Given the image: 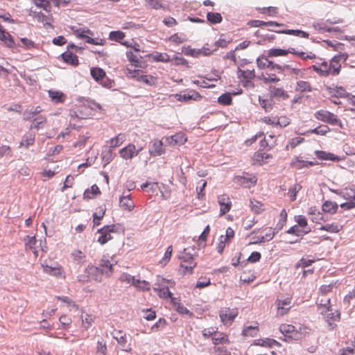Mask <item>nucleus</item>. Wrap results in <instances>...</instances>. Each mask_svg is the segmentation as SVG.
<instances>
[{
    "label": "nucleus",
    "mask_w": 355,
    "mask_h": 355,
    "mask_svg": "<svg viewBox=\"0 0 355 355\" xmlns=\"http://www.w3.org/2000/svg\"><path fill=\"white\" fill-rule=\"evenodd\" d=\"M342 59V55H335L329 60V62L322 61L321 62H316L311 67V68L320 76H336L340 72V61Z\"/></svg>",
    "instance_id": "1"
},
{
    "label": "nucleus",
    "mask_w": 355,
    "mask_h": 355,
    "mask_svg": "<svg viewBox=\"0 0 355 355\" xmlns=\"http://www.w3.org/2000/svg\"><path fill=\"white\" fill-rule=\"evenodd\" d=\"M93 103L87 100L78 101L69 110V114L71 119H87L94 115Z\"/></svg>",
    "instance_id": "2"
},
{
    "label": "nucleus",
    "mask_w": 355,
    "mask_h": 355,
    "mask_svg": "<svg viewBox=\"0 0 355 355\" xmlns=\"http://www.w3.org/2000/svg\"><path fill=\"white\" fill-rule=\"evenodd\" d=\"M42 110L37 106L34 109L26 110L24 112V120L31 121V129L40 130L44 128L46 124V117L42 114Z\"/></svg>",
    "instance_id": "3"
},
{
    "label": "nucleus",
    "mask_w": 355,
    "mask_h": 355,
    "mask_svg": "<svg viewBox=\"0 0 355 355\" xmlns=\"http://www.w3.org/2000/svg\"><path fill=\"white\" fill-rule=\"evenodd\" d=\"M180 272L182 275H186L193 273V269L196 267L193 256L189 252V249H184L180 257Z\"/></svg>",
    "instance_id": "4"
},
{
    "label": "nucleus",
    "mask_w": 355,
    "mask_h": 355,
    "mask_svg": "<svg viewBox=\"0 0 355 355\" xmlns=\"http://www.w3.org/2000/svg\"><path fill=\"white\" fill-rule=\"evenodd\" d=\"M125 73L128 78L135 79L149 86H155L157 84V77L152 75L143 74L142 71L139 69L127 68Z\"/></svg>",
    "instance_id": "5"
},
{
    "label": "nucleus",
    "mask_w": 355,
    "mask_h": 355,
    "mask_svg": "<svg viewBox=\"0 0 355 355\" xmlns=\"http://www.w3.org/2000/svg\"><path fill=\"white\" fill-rule=\"evenodd\" d=\"M87 272L89 274H101L110 276L113 271V264L106 258L103 257L100 261L99 267L94 266H89L86 268Z\"/></svg>",
    "instance_id": "6"
},
{
    "label": "nucleus",
    "mask_w": 355,
    "mask_h": 355,
    "mask_svg": "<svg viewBox=\"0 0 355 355\" xmlns=\"http://www.w3.org/2000/svg\"><path fill=\"white\" fill-rule=\"evenodd\" d=\"M314 116L316 119L332 125H337L340 128H343L342 121L338 118L337 115L330 112L328 110H320L315 112Z\"/></svg>",
    "instance_id": "7"
},
{
    "label": "nucleus",
    "mask_w": 355,
    "mask_h": 355,
    "mask_svg": "<svg viewBox=\"0 0 355 355\" xmlns=\"http://www.w3.org/2000/svg\"><path fill=\"white\" fill-rule=\"evenodd\" d=\"M218 314L222 324L230 327L238 316L239 310L237 308L223 307L220 309Z\"/></svg>",
    "instance_id": "8"
},
{
    "label": "nucleus",
    "mask_w": 355,
    "mask_h": 355,
    "mask_svg": "<svg viewBox=\"0 0 355 355\" xmlns=\"http://www.w3.org/2000/svg\"><path fill=\"white\" fill-rule=\"evenodd\" d=\"M275 305L277 306V315L279 316H283L287 314L292 307V298H279L276 300Z\"/></svg>",
    "instance_id": "9"
},
{
    "label": "nucleus",
    "mask_w": 355,
    "mask_h": 355,
    "mask_svg": "<svg viewBox=\"0 0 355 355\" xmlns=\"http://www.w3.org/2000/svg\"><path fill=\"white\" fill-rule=\"evenodd\" d=\"M237 78L243 83V85L253 80L255 77L254 69L252 68H238L236 71Z\"/></svg>",
    "instance_id": "10"
},
{
    "label": "nucleus",
    "mask_w": 355,
    "mask_h": 355,
    "mask_svg": "<svg viewBox=\"0 0 355 355\" xmlns=\"http://www.w3.org/2000/svg\"><path fill=\"white\" fill-rule=\"evenodd\" d=\"M114 225H105L101 229L98 230V233L100 234V236L98 239V242L101 245L105 244L107 242L112 239L111 236L112 232H115Z\"/></svg>",
    "instance_id": "11"
},
{
    "label": "nucleus",
    "mask_w": 355,
    "mask_h": 355,
    "mask_svg": "<svg viewBox=\"0 0 355 355\" xmlns=\"http://www.w3.org/2000/svg\"><path fill=\"white\" fill-rule=\"evenodd\" d=\"M142 148L136 149L133 144H129L125 147L121 148L119 151L120 156L124 159H131L137 156L142 150Z\"/></svg>",
    "instance_id": "12"
},
{
    "label": "nucleus",
    "mask_w": 355,
    "mask_h": 355,
    "mask_svg": "<svg viewBox=\"0 0 355 355\" xmlns=\"http://www.w3.org/2000/svg\"><path fill=\"white\" fill-rule=\"evenodd\" d=\"M218 202L220 206V216L225 215L230 211L232 203L228 195L223 194L218 196Z\"/></svg>",
    "instance_id": "13"
},
{
    "label": "nucleus",
    "mask_w": 355,
    "mask_h": 355,
    "mask_svg": "<svg viewBox=\"0 0 355 355\" xmlns=\"http://www.w3.org/2000/svg\"><path fill=\"white\" fill-rule=\"evenodd\" d=\"M42 268L44 272L46 274L62 279H64L66 278L64 270L62 266L59 264H57L54 267L48 265H42Z\"/></svg>",
    "instance_id": "14"
},
{
    "label": "nucleus",
    "mask_w": 355,
    "mask_h": 355,
    "mask_svg": "<svg viewBox=\"0 0 355 355\" xmlns=\"http://www.w3.org/2000/svg\"><path fill=\"white\" fill-rule=\"evenodd\" d=\"M279 331L286 336L295 340L300 339V333L295 326L289 324H282L279 326Z\"/></svg>",
    "instance_id": "15"
},
{
    "label": "nucleus",
    "mask_w": 355,
    "mask_h": 355,
    "mask_svg": "<svg viewBox=\"0 0 355 355\" xmlns=\"http://www.w3.org/2000/svg\"><path fill=\"white\" fill-rule=\"evenodd\" d=\"M234 182L245 188H250L257 184V178L252 175L250 176H236L234 178Z\"/></svg>",
    "instance_id": "16"
},
{
    "label": "nucleus",
    "mask_w": 355,
    "mask_h": 355,
    "mask_svg": "<svg viewBox=\"0 0 355 355\" xmlns=\"http://www.w3.org/2000/svg\"><path fill=\"white\" fill-rule=\"evenodd\" d=\"M166 141L169 146H181L186 143L187 138L183 132H178L174 135L166 137Z\"/></svg>",
    "instance_id": "17"
},
{
    "label": "nucleus",
    "mask_w": 355,
    "mask_h": 355,
    "mask_svg": "<svg viewBox=\"0 0 355 355\" xmlns=\"http://www.w3.org/2000/svg\"><path fill=\"white\" fill-rule=\"evenodd\" d=\"M75 47H76V46L73 44L68 45V46H67L68 51L64 52L61 55L62 58L65 63L71 64L74 67L78 65L79 62H78V56L76 55H75L74 53L70 52L69 51V49L70 48H75Z\"/></svg>",
    "instance_id": "18"
},
{
    "label": "nucleus",
    "mask_w": 355,
    "mask_h": 355,
    "mask_svg": "<svg viewBox=\"0 0 355 355\" xmlns=\"http://www.w3.org/2000/svg\"><path fill=\"white\" fill-rule=\"evenodd\" d=\"M214 346L229 345L231 343L229 335L224 332H216L212 338Z\"/></svg>",
    "instance_id": "19"
},
{
    "label": "nucleus",
    "mask_w": 355,
    "mask_h": 355,
    "mask_svg": "<svg viewBox=\"0 0 355 355\" xmlns=\"http://www.w3.org/2000/svg\"><path fill=\"white\" fill-rule=\"evenodd\" d=\"M0 40L3 42L5 46L10 49L15 46L13 37L8 32L6 31L1 25L0 26Z\"/></svg>",
    "instance_id": "20"
},
{
    "label": "nucleus",
    "mask_w": 355,
    "mask_h": 355,
    "mask_svg": "<svg viewBox=\"0 0 355 355\" xmlns=\"http://www.w3.org/2000/svg\"><path fill=\"white\" fill-rule=\"evenodd\" d=\"M119 207L125 211H132L135 207V202L130 195L123 196L119 198Z\"/></svg>",
    "instance_id": "21"
},
{
    "label": "nucleus",
    "mask_w": 355,
    "mask_h": 355,
    "mask_svg": "<svg viewBox=\"0 0 355 355\" xmlns=\"http://www.w3.org/2000/svg\"><path fill=\"white\" fill-rule=\"evenodd\" d=\"M175 96L179 101H188L191 100L198 101L202 98V96L196 91H190L187 94H175Z\"/></svg>",
    "instance_id": "22"
},
{
    "label": "nucleus",
    "mask_w": 355,
    "mask_h": 355,
    "mask_svg": "<svg viewBox=\"0 0 355 355\" xmlns=\"http://www.w3.org/2000/svg\"><path fill=\"white\" fill-rule=\"evenodd\" d=\"M269 91L271 96L273 98L282 100H286L289 98L288 92L282 87H270Z\"/></svg>",
    "instance_id": "23"
},
{
    "label": "nucleus",
    "mask_w": 355,
    "mask_h": 355,
    "mask_svg": "<svg viewBox=\"0 0 355 355\" xmlns=\"http://www.w3.org/2000/svg\"><path fill=\"white\" fill-rule=\"evenodd\" d=\"M271 155L261 151L256 152L252 158V164L262 165L267 162L268 159L271 158Z\"/></svg>",
    "instance_id": "24"
},
{
    "label": "nucleus",
    "mask_w": 355,
    "mask_h": 355,
    "mask_svg": "<svg viewBox=\"0 0 355 355\" xmlns=\"http://www.w3.org/2000/svg\"><path fill=\"white\" fill-rule=\"evenodd\" d=\"M153 290L157 293L158 296L162 299L171 298V302L175 305L176 298L172 297V293L169 291V288H160L159 286L153 287Z\"/></svg>",
    "instance_id": "25"
},
{
    "label": "nucleus",
    "mask_w": 355,
    "mask_h": 355,
    "mask_svg": "<svg viewBox=\"0 0 355 355\" xmlns=\"http://www.w3.org/2000/svg\"><path fill=\"white\" fill-rule=\"evenodd\" d=\"M315 164L313 162L305 161L300 159L297 157L293 158L291 162V166L293 168L297 170L302 169L303 168H308L309 166H313Z\"/></svg>",
    "instance_id": "26"
},
{
    "label": "nucleus",
    "mask_w": 355,
    "mask_h": 355,
    "mask_svg": "<svg viewBox=\"0 0 355 355\" xmlns=\"http://www.w3.org/2000/svg\"><path fill=\"white\" fill-rule=\"evenodd\" d=\"M49 96L54 103H62L66 100V95L61 91L49 90Z\"/></svg>",
    "instance_id": "27"
},
{
    "label": "nucleus",
    "mask_w": 355,
    "mask_h": 355,
    "mask_svg": "<svg viewBox=\"0 0 355 355\" xmlns=\"http://www.w3.org/2000/svg\"><path fill=\"white\" fill-rule=\"evenodd\" d=\"M248 25L250 27H263V26H282V24L277 23L276 21H263L258 19H252L248 22Z\"/></svg>",
    "instance_id": "28"
},
{
    "label": "nucleus",
    "mask_w": 355,
    "mask_h": 355,
    "mask_svg": "<svg viewBox=\"0 0 355 355\" xmlns=\"http://www.w3.org/2000/svg\"><path fill=\"white\" fill-rule=\"evenodd\" d=\"M165 150L163 147V142L161 140L155 139L153 141L152 148L150 153L153 156H159L164 153Z\"/></svg>",
    "instance_id": "29"
},
{
    "label": "nucleus",
    "mask_w": 355,
    "mask_h": 355,
    "mask_svg": "<svg viewBox=\"0 0 355 355\" xmlns=\"http://www.w3.org/2000/svg\"><path fill=\"white\" fill-rule=\"evenodd\" d=\"M315 155L318 159L320 160H331V161H339L340 158L338 156L324 150H315Z\"/></svg>",
    "instance_id": "30"
},
{
    "label": "nucleus",
    "mask_w": 355,
    "mask_h": 355,
    "mask_svg": "<svg viewBox=\"0 0 355 355\" xmlns=\"http://www.w3.org/2000/svg\"><path fill=\"white\" fill-rule=\"evenodd\" d=\"M338 205L336 202L326 200L322 205V210L324 213L334 214L337 212Z\"/></svg>",
    "instance_id": "31"
},
{
    "label": "nucleus",
    "mask_w": 355,
    "mask_h": 355,
    "mask_svg": "<svg viewBox=\"0 0 355 355\" xmlns=\"http://www.w3.org/2000/svg\"><path fill=\"white\" fill-rule=\"evenodd\" d=\"M330 132V128L327 125H320L314 129H311L306 132L300 133L301 135H309V134H315L318 135H325Z\"/></svg>",
    "instance_id": "32"
},
{
    "label": "nucleus",
    "mask_w": 355,
    "mask_h": 355,
    "mask_svg": "<svg viewBox=\"0 0 355 355\" xmlns=\"http://www.w3.org/2000/svg\"><path fill=\"white\" fill-rule=\"evenodd\" d=\"M101 194L99 187L93 184L89 189H87L83 193V198L86 200L93 199Z\"/></svg>",
    "instance_id": "33"
},
{
    "label": "nucleus",
    "mask_w": 355,
    "mask_h": 355,
    "mask_svg": "<svg viewBox=\"0 0 355 355\" xmlns=\"http://www.w3.org/2000/svg\"><path fill=\"white\" fill-rule=\"evenodd\" d=\"M254 345H259L261 347H272L273 346H281V344L275 339L272 338H266V339H259L254 341Z\"/></svg>",
    "instance_id": "34"
},
{
    "label": "nucleus",
    "mask_w": 355,
    "mask_h": 355,
    "mask_svg": "<svg viewBox=\"0 0 355 355\" xmlns=\"http://www.w3.org/2000/svg\"><path fill=\"white\" fill-rule=\"evenodd\" d=\"M125 140V135L124 133H119L116 137L110 139L107 143L110 148H115L120 146Z\"/></svg>",
    "instance_id": "35"
},
{
    "label": "nucleus",
    "mask_w": 355,
    "mask_h": 355,
    "mask_svg": "<svg viewBox=\"0 0 355 355\" xmlns=\"http://www.w3.org/2000/svg\"><path fill=\"white\" fill-rule=\"evenodd\" d=\"M35 135L33 133L24 135L19 144V148H28L29 146H33L35 142Z\"/></svg>",
    "instance_id": "36"
},
{
    "label": "nucleus",
    "mask_w": 355,
    "mask_h": 355,
    "mask_svg": "<svg viewBox=\"0 0 355 355\" xmlns=\"http://www.w3.org/2000/svg\"><path fill=\"white\" fill-rule=\"evenodd\" d=\"M175 282L173 279H166L161 276L157 277V281L154 287L159 286L162 288H172L175 286Z\"/></svg>",
    "instance_id": "37"
},
{
    "label": "nucleus",
    "mask_w": 355,
    "mask_h": 355,
    "mask_svg": "<svg viewBox=\"0 0 355 355\" xmlns=\"http://www.w3.org/2000/svg\"><path fill=\"white\" fill-rule=\"evenodd\" d=\"M94 320H95V316L92 314H89V313L83 314L81 315L82 327L83 329H85V330L89 329L92 326L93 323L94 322Z\"/></svg>",
    "instance_id": "38"
},
{
    "label": "nucleus",
    "mask_w": 355,
    "mask_h": 355,
    "mask_svg": "<svg viewBox=\"0 0 355 355\" xmlns=\"http://www.w3.org/2000/svg\"><path fill=\"white\" fill-rule=\"evenodd\" d=\"M343 225H339L336 223H333L331 224H327L325 225H322L319 230L322 231H326L330 233H338L343 230Z\"/></svg>",
    "instance_id": "39"
},
{
    "label": "nucleus",
    "mask_w": 355,
    "mask_h": 355,
    "mask_svg": "<svg viewBox=\"0 0 355 355\" xmlns=\"http://www.w3.org/2000/svg\"><path fill=\"white\" fill-rule=\"evenodd\" d=\"M277 33L293 35L300 37L309 38V34L305 31L301 30H283V31H275Z\"/></svg>",
    "instance_id": "40"
},
{
    "label": "nucleus",
    "mask_w": 355,
    "mask_h": 355,
    "mask_svg": "<svg viewBox=\"0 0 355 355\" xmlns=\"http://www.w3.org/2000/svg\"><path fill=\"white\" fill-rule=\"evenodd\" d=\"M31 16H32L38 22L44 24H50L49 17L42 12L31 11Z\"/></svg>",
    "instance_id": "41"
},
{
    "label": "nucleus",
    "mask_w": 355,
    "mask_h": 355,
    "mask_svg": "<svg viewBox=\"0 0 355 355\" xmlns=\"http://www.w3.org/2000/svg\"><path fill=\"white\" fill-rule=\"evenodd\" d=\"M295 90L300 92H310L312 91V87L309 82L300 80L297 82Z\"/></svg>",
    "instance_id": "42"
},
{
    "label": "nucleus",
    "mask_w": 355,
    "mask_h": 355,
    "mask_svg": "<svg viewBox=\"0 0 355 355\" xmlns=\"http://www.w3.org/2000/svg\"><path fill=\"white\" fill-rule=\"evenodd\" d=\"M71 256L75 263L77 264H83L85 262L86 256L85 254L78 250H73Z\"/></svg>",
    "instance_id": "43"
},
{
    "label": "nucleus",
    "mask_w": 355,
    "mask_h": 355,
    "mask_svg": "<svg viewBox=\"0 0 355 355\" xmlns=\"http://www.w3.org/2000/svg\"><path fill=\"white\" fill-rule=\"evenodd\" d=\"M269 57L267 55H261L257 59V65L261 69H266L270 68V64H272V61L269 60Z\"/></svg>",
    "instance_id": "44"
},
{
    "label": "nucleus",
    "mask_w": 355,
    "mask_h": 355,
    "mask_svg": "<svg viewBox=\"0 0 355 355\" xmlns=\"http://www.w3.org/2000/svg\"><path fill=\"white\" fill-rule=\"evenodd\" d=\"M126 57L128 61L135 67H141V57H138L132 51H126Z\"/></svg>",
    "instance_id": "45"
},
{
    "label": "nucleus",
    "mask_w": 355,
    "mask_h": 355,
    "mask_svg": "<svg viewBox=\"0 0 355 355\" xmlns=\"http://www.w3.org/2000/svg\"><path fill=\"white\" fill-rule=\"evenodd\" d=\"M288 54V51L282 49H270L267 51V56L270 58L272 57H283L286 56Z\"/></svg>",
    "instance_id": "46"
},
{
    "label": "nucleus",
    "mask_w": 355,
    "mask_h": 355,
    "mask_svg": "<svg viewBox=\"0 0 355 355\" xmlns=\"http://www.w3.org/2000/svg\"><path fill=\"white\" fill-rule=\"evenodd\" d=\"M151 57L156 62H168L171 61L170 56L166 53L155 52L151 55Z\"/></svg>",
    "instance_id": "47"
},
{
    "label": "nucleus",
    "mask_w": 355,
    "mask_h": 355,
    "mask_svg": "<svg viewBox=\"0 0 355 355\" xmlns=\"http://www.w3.org/2000/svg\"><path fill=\"white\" fill-rule=\"evenodd\" d=\"M105 210V207H99L98 211L93 214L94 226L100 225V220L103 218Z\"/></svg>",
    "instance_id": "48"
},
{
    "label": "nucleus",
    "mask_w": 355,
    "mask_h": 355,
    "mask_svg": "<svg viewBox=\"0 0 355 355\" xmlns=\"http://www.w3.org/2000/svg\"><path fill=\"white\" fill-rule=\"evenodd\" d=\"M207 21L212 24H219L222 21L223 17L219 12H209L207 14Z\"/></svg>",
    "instance_id": "49"
},
{
    "label": "nucleus",
    "mask_w": 355,
    "mask_h": 355,
    "mask_svg": "<svg viewBox=\"0 0 355 355\" xmlns=\"http://www.w3.org/2000/svg\"><path fill=\"white\" fill-rule=\"evenodd\" d=\"M302 189V186L300 184H295L289 188L288 191V196L291 201L293 202L297 198L298 192Z\"/></svg>",
    "instance_id": "50"
},
{
    "label": "nucleus",
    "mask_w": 355,
    "mask_h": 355,
    "mask_svg": "<svg viewBox=\"0 0 355 355\" xmlns=\"http://www.w3.org/2000/svg\"><path fill=\"white\" fill-rule=\"evenodd\" d=\"M91 75L97 82L102 80L105 76V72L101 68L96 67L91 69Z\"/></svg>",
    "instance_id": "51"
},
{
    "label": "nucleus",
    "mask_w": 355,
    "mask_h": 355,
    "mask_svg": "<svg viewBox=\"0 0 355 355\" xmlns=\"http://www.w3.org/2000/svg\"><path fill=\"white\" fill-rule=\"evenodd\" d=\"M259 79L262 80L265 84L275 83L280 80V79L277 78L275 74L270 73H262L259 76Z\"/></svg>",
    "instance_id": "52"
},
{
    "label": "nucleus",
    "mask_w": 355,
    "mask_h": 355,
    "mask_svg": "<svg viewBox=\"0 0 355 355\" xmlns=\"http://www.w3.org/2000/svg\"><path fill=\"white\" fill-rule=\"evenodd\" d=\"M137 289L141 291H149L150 290V284L146 280H136L133 285Z\"/></svg>",
    "instance_id": "53"
},
{
    "label": "nucleus",
    "mask_w": 355,
    "mask_h": 355,
    "mask_svg": "<svg viewBox=\"0 0 355 355\" xmlns=\"http://www.w3.org/2000/svg\"><path fill=\"white\" fill-rule=\"evenodd\" d=\"M251 210L255 214H260L264 210V205L254 199L250 200Z\"/></svg>",
    "instance_id": "54"
},
{
    "label": "nucleus",
    "mask_w": 355,
    "mask_h": 355,
    "mask_svg": "<svg viewBox=\"0 0 355 355\" xmlns=\"http://www.w3.org/2000/svg\"><path fill=\"white\" fill-rule=\"evenodd\" d=\"M218 103L222 105H230L232 104V97L230 93H225L218 98Z\"/></svg>",
    "instance_id": "55"
},
{
    "label": "nucleus",
    "mask_w": 355,
    "mask_h": 355,
    "mask_svg": "<svg viewBox=\"0 0 355 355\" xmlns=\"http://www.w3.org/2000/svg\"><path fill=\"white\" fill-rule=\"evenodd\" d=\"M55 298L64 303L68 307H71L76 310L78 309V306L68 296H56Z\"/></svg>",
    "instance_id": "56"
},
{
    "label": "nucleus",
    "mask_w": 355,
    "mask_h": 355,
    "mask_svg": "<svg viewBox=\"0 0 355 355\" xmlns=\"http://www.w3.org/2000/svg\"><path fill=\"white\" fill-rule=\"evenodd\" d=\"M125 37V34L121 31H111L109 34V39L112 41L121 42Z\"/></svg>",
    "instance_id": "57"
},
{
    "label": "nucleus",
    "mask_w": 355,
    "mask_h": 355,
    "mask_svg": "<svg viewBox=\"0 0 355 355\" xmlns=\"http://www.w3.org/2000/svg\"><path fill=\"white\" fill-rule=\"evenodd\" d=\"M287 211L286 209H282L279 214V220L277 223L275 229L277 230H282L286 223L287 220Z\"/></svg>",
    "instance_id": "58"
},
{
    "label": "nucleus",
    "mask_w": 355,
    "mask_h": 355,
    "mask_svg": "<svg viewBox=\"0 0 355 355\" xmlns=\"http://www.w3.org/2000/svg\"><path fill=\"white\" fill-rule=\"evenodd\" d=\"M213 350L216 355H231V350L227 348V345L214 346Z\"/></svg>",
    "instance_id": "59"
},
{
    "label": "nucleus",
    "mask_w": 355,
    "mask_h": 355,
    "mask_svg": "<svg viewBox=\"0 0 355 355\" xmlns=\"http://www.w3.org/2000/svg\"><path fill=\"white\" fill-rule=\"evenodd\" d=\"M304 141V139L302 137H295L289 140L288 144L285 146V149L286 150H289L291 149H293L299 144L302 143Z\"/></svg>",
    "instance_id": "60"
},
{
    "label": "nucleus",
    "mask_w": 355,
    "mask_h": 355,
    "mask_svg": "<svg viewBox=\"0 0 355 355\" xmlns=\"http://www.w3.org/2000/svg\"><path fill=\"white\" fill-rule=\"evenodd\" d=\"M59 166H55V168L52 170L46 167L44 168L43 171L41 173L42 177L46 179L52 178L55 174L58 173Z\"/></svg>",
    "instance_id": "61"
},
{
    "label": "nucleus",
    "mask_w": 355,
    "mask_h": 355,
    "mask_svg": "<svg viewBox=\"0 0 355 355\" xmlns=\"http://www.w3.org/2000/svg\"><path fill=\"white\" fill-rule=\"evenodd\" d=\"M114 338L116 340L119 345H121L122 347H125L127 343V338L125 333H123L122 331H117L115 332Z\"/></svg>",
    "instance_id": "62"
},
{
    "label": "nucleus",
    "mask_w": 355,
    "mask_h": 355,
    "mask_svg": "<svg viewBox=\"0 0 355 355\" xmlns=\"http://www.w3.org/2000/svg\"><path fill=\"white\" fill-rule=\"evenodd\" d=\"M172 253H173V246L169 245L167 248L164 257L159 261V264H161L163 266H166L169 262V261L171 258V256H172Z\"/></svg>",
    "instance_id": "63"
},
{
    "label": "nucleus",
    "mask_w": 355,
    "mask_h": 355,
    "mask_svg": "<svg viewBox=\"0 0 355 355\" xmlns=\"http://www.w3.org/2000/svg\"><path fill=\"white\" fill-rule=\"evenodd\" d=\"M291 123V119L287 116H280L277 119H276V126H279L280 128H285L290 125Z\"/></svg>",
    "instance_id": "64"
}]
</instances>
